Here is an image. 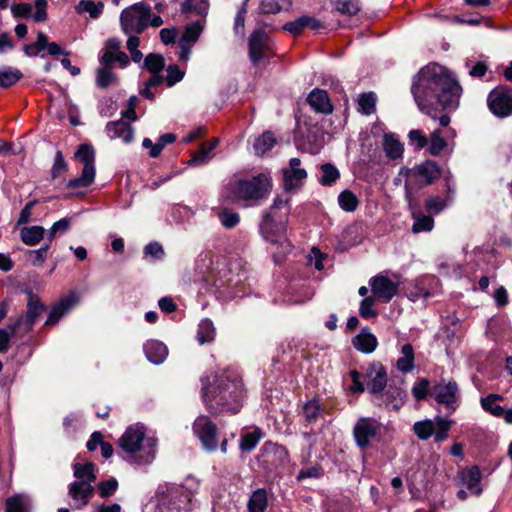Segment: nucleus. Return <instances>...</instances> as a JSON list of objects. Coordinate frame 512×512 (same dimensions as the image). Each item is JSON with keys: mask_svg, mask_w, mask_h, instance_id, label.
<instances>
[{"mask_svg": "<svg viewBox=\"0 0 512 512\" xmlns=\"http://www.w3.org/2000/svg\"><path fill=\"white\" fill-rule=\"evenodd\" d=\"M411 91L419 109L435 117L438 107L447 110L458 107L462 88L445 67L430 64L415 76Z\"/></svg>", "mask_w": 512, "mask_h": 512, "instance_id": "obj_1", "label": "nucleus"}, {"mask_svg": "<svg viewBox=\"0 0 512 512\" xmlns=\"http://www.w3.org/2000/svg\"><path fill=\"white\" fill-rule=\"evenodd\" d=\"M244 396L241 380L227 372L215 373L202 379V398L214 413L239 412Z\"/></svg>", "mask_w": 512, "mask_h": 512, "instance_id": "obj_2", "label": "nucleus"}, {"mask_svg": "<svg viewBox=\"0 0 512 512\" xmlns=\"http://www.w3.org/2000/svg\"><path fill=\"white\" fill-rule=\"evenodd\" d=\"M119 443L127 458L135 463H150L155 457L156 439L146 437V429L141 424L129 426Z\"/></svg>", "mask_w": 512, "mask_h": 512, "instance_id": "obj_3", "label": "nucleus"}, {"mask_svg": "<svg viewBox=\"0 0 512 512\" xmlns=\"http://www.w3.org/2000/svg\"><path fill=\"white\" fill-rule=\"evenodd\" d=\"M401 174L405 177V198L409 208H413V192L432 184L440 177V170L433 161H426L413 168L402 167Z\"/></svg>", "mask_w": 512, "mask_h": 512, "instance_id": "obj_4", "label": "nucleus"}, {"mask_svg": "<svg viewBox=\"0 0 512 512\" xmlns=\"http://www.w3.org/2000/svg\"><path fill=\"white\" fill-rule=\"evenodd\" d=\"M271 188L270 177L264 173L251 179H237L231 184V193L238 200H259L263 198Z\"/></svg>", "mask_w": 512, "mask_h": 512, "instance_id": "obj_5", "label": "nucleus"}, {"mask_svg": "<svg viewBox=\"0 0 512 512\" xmlns=\"http://www.w3.org/2000/svg\"><path fill=\"white\" fill-rule=\"evenodd\" d=\"M150 5L137 2L122 10L120 25L126 35L141 34L149 26Z\"/></svg>", "mask_w": 512, "mask_h": 512, "instance_id": "obj_6", "label": "nucleus"}, {"mask_svg": "<svg viewBox=\"0 0 512 512\" xmlns=\"http://www.w3.org/2000/svg\"><path fill=\"white\" fill-rule=\"evenodd\" d=\"M75 158L82 162L84 167L81 176L71 179L67 183V187L69 189L86 188L94 182L96 175L94 149L90 145L82 144L76 151Z\"/></svg>", "mask_w": 512, "mask_h": 512, "instance_id": "obj_7", "label": "nucleus"}, {"mask_svg": "<svg viewBox=\"0 0 512 512\" xmlns=\"http://www.w3.org/2000/svg\"><path fill=\"white\" fill-rule=\"evenodd\" d=\"M452 423V420L438 416L434 420L427 419L416 422L413 431L421 440H427L434 436L435 442H442L447 439Z\"/></svg>", "mask_w": 512, "mask_h": 512, "instance_id": "obj_8", "label": "nucleus"}, {"mask_svg": "<svg viewBox=\"0 0 512 512\" xmlns=\"http://www.w3.org/2000/svg\"><path fill=\"white\" fill-rule=\"evenodd\" d=\"M383 429L382 423L375 418H359L353 428V436L356 444L361 449H364L368 447L371 442L379 441Z\"/></svg>", "mask_w": 512, "mask_h": 512, "instance_id": "obj_9", "label": "nucleus"}, {"mask_svg": "<svg viewBox=\"0 0 512 512\" xmlns=\"http://www.w3.org/2000/svg\"><path fill=\"white\" fill-rule=\"evenodd\" d=\"M154 512H198L188 494L169 492L159 497Z\"/></svg>", "mask_w": 512, "mask_h": 512, "instance_id": "obj_10", "label": "nucleus"}, {"mask_svg": "<svg viewBox=\"0 0 512 512\" xmlns=\"http://www.w3.org/2000/svg\"><path fill=\"white\" fill-rule=\"evenodd\" d=\"M490 112L498 118L512 115V90L508 87H497L487 96Z\"/></svg>", "mask_w": 512, "mask_h": 512, "instance_id": "obj_11", "label": "nucleus"}, {"mask_svg": "<svg viewBox=\"0 0 512 512\" xmlns=\"http://www.w3.org/2000/svg\"><path fill=\"white\" fill-rule=\"evenodd\" d=\"M193 431L206 450L213 451L217 448L216 426L208 417H197L193 424Z\"/></svg>", "mask_w": 512, "mask_h": 512, "instance_id": "obj_12", "label": "nucleus"}, {"mask_svg": "<svg viewBox=\"0 0 512 512\" xmlns=\"http://www.w3.org/2000/svg\"><path fill=\"white\" fill-rule=\"evenodd\" d=\"M364 380L370 393L380 395L387 385L386 369L381 363L373 362L365 369Z\"/></svg>", "mask_w": 512, "mask_h": 512, "instance_id": "obj_13", "label": "nucleus"}, {"mask_svg": "<svg viewBox=\"0 0 512 512\" xmlns=\"http://www.w3.org/2000/svg\"><path fill=\"white\" fill-rule=\"evenodd\" d=\"M432 396L439 404H443L452 412L457 408L458 402V386L456 382H440L432 388Z\"/></svg>", "mask_w": 512, "mask_h": 512, "instance_id": "obj_14", "label": "nucleus"}, {"mask_svg": "<svg viewBox=\"0 0 512 512\" xmlns=\"http://www.w3.org/2000/svg\"><path fill=\"white\" fill-rule=\"evenodd\" d=\"M370 286L375 298L389 302L397 294L399 282L378 274L370 280Z\"/></svg>", "mask_w": 512, "mask_h": 512, "instance_id": "obj_15", "label": "nucleus"}, {"mask_svg": "<svg viewBox=\"0 0 512 512\" xmlns=\"http://www.w3.org/2000/svg\"><path fill=\"white\" fill-rule=\"evenodd\" d=\"M299 158H291L289 166L283 169L284 188L286 191L299 189L307 178V172L300 167Z\"/></svg>", "mask_w": 512, "mask_h": 512, "instance_id": "obj_16", "label": "nucleus"}, {"mask_svg": "<svg viewBox=\"0 0 512 512\" xmlns=\"http://www.w3.org/2000/svg\"><path fill=\"white\" fill-rule=\"evenodd\" d=\"M269 39L262 30L254 31L249 39V57L254 64L267 57Z\"/></svg>", "mask_w": 512, "mask_h": 512, "instance_id": "obj_17", "label": "nucleus"}, {"mask_svg": "<svg viewBox=\"0 0 512 512\" xmlns=\"http://www.w3.org/2000/svg\"><path fill=\"white\" fill-rule=\"evenodd\" d=\"M94 494V488L87 481H74L69 486V495L72 498V506L75 509L85 507Z\"/></svg>", "mask_w": 512, "mask_h": 512, "instance_id": "obj_18", "label": "nucleus"}, {"mask_svg": "<svg viewBox=\"0 0 512 512\" xmlns=\"http://www.w3.org/2000/svg\"><path fill=\"white\" fill-rule=\"evenodd\" d=\"M459 477L461 484L465 486L471 494L479 496L482 493V487L480 485L481 472L477 466L463 469Z\"/></svg>", "mask_w": 512, "mask_h": 512, "instance_id": "obj_19", "label": "nucleus"}, {"mask_svg": "<svg viewBox=\"0 0 512 512\" xmlns=\"http://www.w3.org/2000/svg\"><path fill=\"white\" fill-rule=\"evenodd\" d=\"M106 132L109 138H118L121 139L124 143H130L134 137L132 127L122 120L108 123L106 126Z\"/></svg>", "mask_w": 512, "mask_h": 512, "instance_id": "obj_20", "label": "nucleus"}, {"mask_svg": "<svg viewBox=\"0 0 512 512\" xmlns=\"http://www.w3.org/2000/svg\"><path fill=\"white\" fill-rule=\"evenodd\" d=\"M310 106L318 112L329 114L332 112L333 107L325 90L314 89L307 97Z\"/></svg>", "mask_w": 512, "mask_h": 512, "instance_id": "obj_21", "label": "nucleus"}, {"mask_svg": "<svg viewBox=\"0 0 512 512\" xmlns=\"http://www.w3.org/2000/svg\"><path fill=\"white\" fill-rule=\"evenodd\" d=\"M144 352L147 359L153 364H161L168 355L166 345L157 340H149L144 345Z\"/></svg>", "mask_w": 512, "mask_h": 512, "instance_id": "obj_22", "label": "nucleus"}, {"mask_svg": "<svg viewBox=\"0 0 512 512\" xmlns=\"http://www.w3.org/2000/svg\"><path fill=\"white\" fill-rule=\"evenodd\" d=\"M352 343L355 349L366 354L372 353L378 345L377 338L369 329H362L361 332L353 338Z\"/></svg>", "mask_w": 512, "mask_h": 512, "instance_id": "obj_23", "label": "nucleus"}, {"mask_svg": "<svg viewBox=\"0 0 512 512\" xmlns=\"http://www.w3.org/2000/svg\"><path fill=\"white\" fill-rule=\"evenodd\" d=\"M43 310H44V307L40 303L39 299L34 294L29 292L27 313H26L25 317L21 316L23 318L21 325L25 324L26 329L29 330L31 328V326L33 325V323L41 315Z\"/></svg>", "mask_w": 512, "mask_h": 512, "instance_id": "obj_24", "label": "nucleus"}, {"mask_svg": "<svg viewBox=\"0 0 512 512\" xmlns=\"http://www.w3.org/2000/svg\"><path fill=\"white\" fill-rule=\"evenodd\" d=\"M218 142L217 138H213L211 141L203 143L200 150L196 152L190 160V165L208 163L213 158V150L217 147Z\"/></svg>", "mask_w": 512, "mask_h": 512, "instance_id": "obj_25", "label": "nucleus"}, {"mask_svg": "<svg viewBox=\"0 0 512 512\" xmlns=\"http://www.w3.org/2000/svg\"><path fill=\"white\" fill-rule=\"evenodd\" d=\"M75 303H76V297L73 295L62 299L57 305H55L52 308V310L46 320V324L47 325L55 324L61 317H63L71 309V307Z\"/></svg>", "mask_w": 512, "mask_h": 512, "instance_id": "obj_26", "label": "nucleus"}, {"mask_svg": "<svg viewBox=\"0 0 512 512\" xmlns=\"http://www.w3.org/2000/svg\"><path fill=\"white\" fill-rule=\"evenodd\" d=\"M104 10V4L102 2H95L93 0H80L75 6L77 14H88L92 19H98Z\"/></svg>", "mask_w": 512, "mask_h": 512, "instance_id": "obj_27", "label": "nucleus"}, {"mask_svg": "<svg viewBox=\"0 0 512 512\" xmlns=\"http://www.w3.org/2000/svg\"><path fill=\"white\" fill-rule=\"evenodd\" d=\"M44 234L45 229L42 226L34 225L23 227L20 231V238L24 244L34 246L44 238Z\"/></svg>", "mask_w": 512, "mask_h": 512, "instance_id": "obj_28", "label": "nucleus"}, {"mask_svg": "<svg viewBox=\"0 0 512 512\" xmlns=\"http://www.w3.org/2000/svg\"><path fill=\"white\" fill-rule=\"evenodd\" d=\"M383 149L390 159L400 158L403 154V145L393 134H385L383 137Z\"/></svg>", "mask_w": 512, "mask_h": 512, "instance_id": "obj_29", "label": "nucleus"}, {"mask_svg": "<svg viewBox=\"0 0 512 512\" xmlns=\"http://www.w3.org/2000/svg\"><path fill=\"white\" fill-rule=\"evenodd\" d=\"M412 211V216L414 218V224L412 226V231L414 233L431 231L434 226V220L430 216L419 215L416 213V203L413 200V208H410Z\"/></svg>", "mask_w": 512, "mask_h": 512, "instance_id": "obj_30", "label": "nucleus"}, {"mask_svg": "<svg viewBox=\"0 0 512 512\" xmlns=\"http://www.w3.org/2000/svg\"><path fill=\"white\" fill-rule=\"evenodd\" d=\"M265 237L273 246H277L276 250L278 247L280 248L279 252L274 251V260L276 263H280L282 261V257L290 250L291 245L289 241L284 234L274 237L272 233H268Z\"/></svg>", "mask_w": 512, "mask_h": 512, "instance_id": "obj_31", "label": "nucleus"}, {"mask_svg": "<svg viewBox=\"0 0 512 512\" xmlns=\"http://www.w3.org/2000/svg\"><path fill=\"white\" fill-rule=\"evenodd\" d=\"M268 505L267 492L264 489H258L253 492L248 501L249 512H265Z\"/></svg>", "mask_w": 512, "mask_h": 512, "instance_id": "obj_32", "label": "nucleus"}, {"mask_svg": "<svg viewBox=\"0 0 512 512\" xmlns=\"http://www.w3.org/2000/svg\"><path fill=\"white\" fill-rule=\"evenodd\" d=\"M503 398L498 394H489L484 398H481L480 403L484 411L490 413L494 417H501L503 414V407L497 402Z\"/></svg>", "mask_w": 512, "mask_h": 512, "instance_id": "obj_33", "label": "nucleus"}, {"mask_svg": "<svg viewBox=\"0 0 512 512\" xmlns=\"http://www.w3.org/2000/svg\"><path fill=\"white\" fill-rule=\"evenodd\" d=\"M74 468V476L78 479L77 481H87L92 485L96 480V475L94 473L95 466L91 462H86L85 464L75 463L73 465Z\"/></svg>", "mask_w": 512, "mask_h": 512, "instance_id": "obj_34", "label": "nucleus"}, {"mask_svg": "<svg viewBox=\"0 0 512 512\" xmlns=\"http://www.w3.org/2000/svg\"><path fill=\"white\" fill-rule=\"evenodd\" d=\"M29 497L23 494L14 495L6 500V512H28Z\"/></svg>", "mask_w": 512, "mask_h": 512, "instance_id": "obj_35", "label": "nucleus"}, {"mask_svg": "<svg viewBox=\"0 0 512 512\" xmlns=\"http://www.w3.org/2000/svg\"><path fill=\"white\" fill-rule=\"evenodd\" d=\"M402 356L397 360V368L402 372H410L414 368V351L411 344L403 345Z\"/></svg>", "mask_w": 512, "mask_h": 512, "instance_id": "obj_36", "label": "nucleus"}, {"mask_svg": "<svg viewBox=\"0 0 512 512\" xmlns=\"http://www.w3.org/2000/svg\"><path fill=\"white\" fill-rule=\"evenodd\" d=\"M276 143V139L271 132H265L255 140L254 149L257 155L263 156L270 151Z\"/></svg>", "mask_w": 512, "mask_h": 512, "instance_id": "obj_37", "label": "nucleus"}, {"mask_svg": "<svg viewBox=\"0 0 512 512\" xmlns=\"http://www.w3.org/2000/svg\"><path fill=\"white\" fill-rule=\"evenodd\" d=\"M215 337V328L209 319H204L200 322L198 332H197V340L200 344L208 343L213 341Z\"/></svg>", "mask_w": 512, "mask_h": 512, "instance_id": "obj_38", "label": "nucleus"}, {"mask_svg": "<svg viewBox=\"0 0 512 512\" xmlns=\"http://www.w3.org/2000/svg\"><path fill=\"white\" fill-rule=\"evenodd\" d=\"M121 41L116 38L107 40L101 62L104 65H111L114 62V56L120 51Z\"/></svg>", "mask_w": 512, "mask_h": 512, "instance_id": "obj_39", "label": "nucleus"}, {"mask_svg": "<svg viewBox=\"0 0 512 512\" xmlns=\"http://www.w3.org/2000/svg\"><path fill=\"white\" fill-rule=\"evenodd\" d=\"M22 72L19 69L8 67L0 71V87L7 88L14 85L22 78Z\"/></svg>", "mask_w": 512, "mask_h": 512, "instance_id": "obj_40", "label": "nucleus"}, {"mask_svg": "<svg viewBox=\"0 0 512 512\" xmlns=\"http://www.w3.org/2000/svg\"><path fill=\"white\" fill-rule=\"evenodd\" d=\"M116 81V76L111 70V65H104L97 70L96 84L100 88H107Z\"/></svg>", "mask_w": 512, "mask_h": 512, "instance_id": "obj_41", "label": "nucleus"}, {"mask_svg": "<svg viewBox=\"0 0 512 512\" xmlns=\"http://www.w3.org/2000/svg\"><path fill=\"white\" fill-rule=\"evenodd\" d=\"M47 44V36L43 32L37 33V40L34 43L25 45L23 50L26 56L35 57L40 51L45 49Z\"/></svg>", "mask_w": 512, "mask_h": 512, "instance_id": "obj_42", "label": "nucleus"}, {"mask_svg": "<svg viewBox=\"0 0 512 512\" xmlns=\"http://www.w3.org/2000/svg\"><path fill=\"white\" fill-rule=\"evenodd\" d=\"M23 318L19 317L14 323H10L7 328L0 329V352L7 350L10 337L21 326Z\"/></svg>", "mask_w": 512, "mask_h": 512, "instance_id": "obj_43", "label": "nucleus"}, {"mask_svg": "<svg viewBox=\"0 0 512 512\" xmlns=\"http://www.w3.org/2000/svg\"><path fill=\"white\" fill-rule=\"evenodd\" d=\"M262 438V433L259 429L254 430L253 432L246 433L242 436L240 441V448L242 451L250 452L252 451Z\"/></svg>", "mask_w": 512, "mask_h": 512, "instance_id": "obj_44", "label": "nucleus"}, {"mask_svg": "<svg viewBox=\"0 0 512 512\" xmlns=\"http://www.w3.org/2000/svg\"><path fill=\"white\" fill-rule=\"evenodd\" d=\"M338 203L343 210L352 212L358 206V199L351 191L345 190L338 196Z\"/></svg>", "mask_w": 512, "mask_h": 512, "instance_id": "obj_45", "label": "nucleus"}, {"mask_svg": "<svg viewBox=\"0 0 512 512\" xmlns=\"http://www.w3.org/2000/svg\"><path fill=\"white\" fill-rule=\"evenodd\" d=\"M321 173L320 183L325 186L332 185L340 176L338 169L329 163L321 166Z\"/></svg>", "mask_w": 512, "mask_h": 512, "instance_id": "obj_46", "label": "nucleus"}, {"mask_svg": "<svg viewBox=\"0 0 512 512\" xmlns=\"http://www.w3.org/2000/svg\"><path fill=\"white\" fill-rule=\"evenodd\" d=\"M203 31V24L199 21L190 23L186 26L185 31L180 39L195 44Z\"/></svg>", "mask_w": 512, "mask_h": 512, "instance_id": "obj_47", "label": "nucleus"}, {"mask_svg": "<svg viewBox=\"0 0 512 512\" xmlns=\"http://www.w3.org/2000/svg\"><path fill=\"white\" fill-rule=\"evenodd\" d=\"M265 451L268 454H272L280 464H285L288 461L289 454L285 447L276 443H266Z\"/></svg>", "mask_w": 512, "mask_h": 512, "instance_id": "obj_48", "label": "nucleus"}, {"mask_svg": "<svg viewBox=\"0 0 512 512\" xmlns=\"http://www.w3.org/2000/svg\"><path fill=\"white\" fill-rule=\"evenodd\" d=\"M359 110L366 115H370L375 110L376 95L374 93L362 94L358 100Z\"/></svg>", "mask_w": 512, "mask_h": 512, "instance_id": "obj_49", "label": "nucleus"}, {"mask_svg": "<svg viewBox=\"0 0 512 512\" xmlns=\"http://www.w3.org/2000/svg\"><path fill=\"white\" fill-rule=\"evenodd\" d=\"M144 65L152 74L160 73L165 65L164 58L159 54H148Z\"/></svg>", "mask_w": 512, "mask_h": 512, "instance_id": "obj_50", "label": "nucleus"}, {"mask_svg": "<svg viewBox=\"0 0 512 512\" xmlns=\"http://www.w3.org/2000/svg\"><path fill=\"white\" fill-rule=\"evenodd\" d=\"M446 147V141L439 130H435L430 136L429 152L433 156L439 155Z\"/></svg>", "mask_w": 512, "mask_h": 512, "instance_id": "obj_51", "label": "nucleus"}, {"mask_svg": "<svg viewBox=\"0 0 512 512\" xmlns=\"http://www.w3.org/2000/svg\"><path fill=\"white\" fill-rule=\"evenodd\" d=\"M336 10L341 14L353 16L360 11V6L356 0L337 1Z\"/></svg>", "mask_w": 512, "mask_h": 512, "instance_id": "obj_52", "label": "nucleus"}, {"mask_svg": "<svg viewBox=\"0 0 512 512\" xmlns=\"http://www.w3.org/2000/svg\"><path fill=\"white\" fill-rule=\"evenodd\" d=\"M375 298L374 297H365L361 303L359 308V314L362 318L370 319L377 315L376 310H374Z\"/></svg>", "mask_w": 512, "mask_h": 512, "instance_id": "obj_53", "label": "nucleus"}, {"mask_svg": "<svg viewBox=\"0 0 512 512\" xmlns=\"http://www.w3.org/2000/svg\"><path fill=\"white\" fill-rule=\"evenodd\" d=\"M283 28L294 36L299 35L303 29L307 28V16H301L294 21L287 22Z\"/></svg>", "mask_w": 512, "mask_h": 512, "instance_id": "obj_54", "label": "nucleus"}, {"mask_svg": "<svg viewBox=\"0 0 512 512\" xmlns=\"http://www.w3.org/2000/svg\"><path fill=\"white\" fill-rule=\"evenodd\" d=\"M219 219L221 224L228 229L235 227L240 221L238 213L229 210L221 211L219 213Z\"/></svg>", "mask_w": 512, "mask_h": 512, "instance_id": "obj_55", "label": "nucleus"}, {"mask_svg": "<svg viewBox=\"0 0 512 512\" xmlns=\"http://www.w3.org/2000/svg\"><path fill=\"white\" fill-rule=\"evenodd\" d=\"M175 139V135L171 133L162 135L159 141L155 144V146H153L152 150L150 151V156L153 158L157 157L161 153L165 145L173 143Z\"/></svg>", "mask_w": 512, "mask_h": 512, "instance_id": "obj_56", "label": "nucleus"}, {"mask_svg": "<svg viewBox=\"0 0 512 512\" xmlns=\"http://www.w3.org/2000/svg\"><path fill=\"white\" fill-rule=\"evenodd\" d=\"M430 383L427 379L423 378L419 380L413 387H412V394L416 400H423L428 395Z\"/></svg>", "mask_w": 512, "mask_h": 512, "instance_id": "obj_57", "label": "nucleus"}, {"mask_svg": "<svg viewBox=\"0 0 512 512\" xmlns=\"http://www.w3.org/2000/svg\"><path fill=\"white\" fill-rule=\"evenodd\" d=\"M71 220L69 218H62L56 221L49 229V238L53 239L58 233H65L70 229Z\"/></svg>", "mask_w": 512, "mask_h": 512, "instance_id": "obj_58", "label": "nucleus"}, {"mask_svg": "<svg viewBox=\"0 0 512 512\" xmlns=\"http://www.w3.org/2000/svg\"><path fill=\"white\" fill-rule=\"evenodd\" d=\"M320 406L318 401L310 400L303 407V413L308 421H313L318 417Z\"/></svg>", "mask_w": 512, "mask_h": 512, "instance_id": "obj_59", "label": "nucleus"}, {"mask_svg": "<svg viewBox=\"0 0 512 512\" xmlns=\"http://www.w3.org/2000/svg\"><path fill=\"white\" fill-rule=\"evenodd\" d=\"M184 77V72L181 71L176 65H170L167 68L166 82L168 86H173L181 81Z\"/></svg>", "mask_w": 512, "mask_h": 512, "instance_id": "obj_60", "label": "nucleus"}, {"mask_svg": "<svg viewBox=\"0 0 512 512\" xmlns=\"http://www.w3.org/2000/svg\"><path fill=\"white\" fill-rule=\"evenodd\" d=\"M11 12L16 18H28L32 12V6L29 3H19L11 7Z\"/></svg>", "mask_w": 512, "mask_h": 512, "instance_id": "obj_61", "label": "nucleus"}, {"mask_svg": "<svg viewBox=\"0 0 512 512\" xmlns=\"http://www.w3.org/2000/svg\"><path fill=\"white\" fill-rule=\"evenodd\" d=\"M66 169H67V164H66V162L64 160L62 152L61 151H57L56 155H55V161H54V164H53V167H52V171H51L52 177L53 178L58 177L61 173L66 171Z\"/></svg>", "mask_w": 512, "mask_h": 512, "instance_id": "obj_62", "label": "nucleus"}, {"mask_svg": "<svg viewBox=\"0 0 512 512\" xmlns=\"http://www.w3.org/2000/svg\"><path fill=\"white\" fill-rule=\"evenodd\" d=\"M117 487V480L112 478L99 484V492L102 497H108L116 491Z\"/></svg>", "mask_w": 512, "mask_h": 512, "instance_id": "obj_63", "label": "nucleus"}, {"mask_svg": "<svg viewBox=\"0 0 512 512\" xmlns=\"http://www.w3.org/2000/svg\"><path fill=\"white\" fill-rule=\"evenodd\" d=\"M408 137L410 143L415 145L418 149L427 145V138L420 130H411Z\"/></svg>", "mask_w": 512, "mask_h": 512, "instance_id": "obj_64", "label": "nucleus"}]
</instances>
